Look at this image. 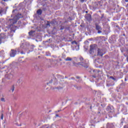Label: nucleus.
I'll use <instances>...</instances> for the list:
<instances>
[{
    "label": "nucleus",
    "instance_id": "nucleus-15",
    "mask_svg": "<svg viewBox=\"0 0 128 128\" xmlns=\"http://www.w3.org/2000/svg\"><path fill=\"white\" fill-rule=\"evenodd\" d=\"M64 28H66V30H68V28H70V27H66L65 26H62L60 28V30H64Z\"/></svg>",
    "mask_w": 128,
    "mask_h": 128
},
{
    "label": "nucleus",
    "instance_id": "nucleus-13",
    "mask_svg": "<svg viewBox=\"0 0 128 128\" xmlns=\"http://www.w3.org/2000/svg\"><path fill=\"white\" fill-rule=\"evenodd\" d=\"M85 18L88 21V22H91L92 20V16H86Z\"/></svg>",
    "mask_w": 128,
    "mask_h": 128
},
{
    "label": "nucleus",
    "instance_id": "nucleus-17",
    "mask_svg": "<svg viewBox=\"0 0 128 128\" xmlns=\"http://www.w3.org/2000/svg\"><path fill=\"white\" fill-rule=\"evenodd\" d=\"M46 27L50 26V22H47L46 23Z\"/></svg>",
    "mask_w": 128,
    "mask_h": 128
},
{
    "label": "nucleus",
    "instance_id": "nucleus-38",
    "mask_svg": "<svg viewBox=\"0 0 128 128\" xmlns=\"http://www.w3.org/2000/svg\"><path fill=\"white\" fill-rule=\"evenodd\" d=\"M126 60H127V62H128V56L126 58Z\"/></svg>",
    "mask_w": 128,
    "mask_h": 128
},
{
    "label": "nucleus",
    "instance_id": "nucleus-33",
    "mask_svg": "<svg viewBox=\"0 0 128 128\" xmlns=\"http://www.w3.org/2000/svg\"><path fill=\"white\" fill-rule=\"evenodd\" d=\"M54 80H55V82H56V78H54Z\"/></svg>",
    "mask_w": 128,
    "mask_h": 128
},
{
    "label": "nucleus",
    "instance_id": "nucleus-30",
    "mask_svg": "<svg viewBox=\"0 0 128 128\" xmlns=\"http://www.w3.org/2000/svg\"><path fill=\"white\" fill-rule=\"evenodd\" d=\"M92 78H96V75H92Z\"/></svg>",
    "mask_w": 128,
    "mask_h": 128
},
{
    "label": "nucleus",
    "instance_id": "nucleus-27",
    "mask_svg": "<svg viewBox=\"0 0 128 128\" xmlns=\"http://www.w3.org/2000/svg\"><path fill=\"white\" fill-rule=\"evenodd\" d=\"M72 64L74 65L76 64V62H74V61H72Z\"/></svg>",
    "mask_w": 128,
    "mask_h": 128
},
{
    "label": "nucleus",
    "instance_id": "nucleus-37",
    "mask_svg": "<svg viewBox=\"0 0 128 128\" xmlns=\"http://www.w3.org/2000/svg\"><path fill=\"white\" fill-rule=\"evenodd\" d=\"M125 2H128V0H125Z\"/></svg>",
    "mask_w": 128,
    "mask_h": 128
},
{
    "label": "nucleus",
    "instance_id": "nucleus-21",
    "mask_svg": "<svg viewBox=\"0 0 128 128\" xmlns=\"http://www.w3.org/2000/svg\"><path fill=\"white\" fill-rule=\"evenodd\" d=\"M11 90H12V92H14V86H12L11 88Z\"/></svg>",
    "mask_w": 128,
    "mask_h": 128
},
{
    "label": "nucleus",
    "instance_id": "nucleus-32",
    "mask_svg": "<svg viewBox=\"0 0 128 128\" xmlns=\"http://www.w3.org/2000/svg\"><path fill=\"white\" fill-rule=\"evenodd\" d=\"M56 118H58V116H58V114H56Z\"/></svg>",
    "mask_w": 128,
    "mask_h": 128
},
{
    "label": "nucleus",
    "instance_id": "nucleus-14",
    "mask_svg": "<svg viewBox=\"0 0 128 128\" xmlns=\"http://www.w3.org/2000/svg\"><path fill=\"white\" fill-rule=\"evenodd\" d=\"M36 12L38 14L40 15L42 14V10L40 9L37 10Z\"/></svg>",
    "mask_w": 128,
    "mask_h": 128
},
{
    "label": "nucleus",
    "instance_id": "nucleus-45",
    "mask_svg": "<svg viewBox=\"0 0 128 128\" xmlns=\"http://www.w3.org/2000/svg\"><path fill=\"white\" fill-rule=\"evenodd\" d=\"M15 28H17L16 26H15Z\"/></svg>",
    "mask_w": 128,
    "mask_h": 128
},
{
    "label": "nucleus",
    "instance_id": "nucleus-25",
    "mask_svg": "<svg viewBox=\"0 0 128 128\" xmlns=\"http://www.w3.org/2000/svg\"><path fill=\"white\" fill-rule=\"evenodd\" d=\"M128 76H126V77L125 78V79H124L125 82L128 81Z\"/></svg>",
    "mask_w": 128,
    "mask_h": 128
},
{
    "label": "nucleus",
    "instance_id": "nucleus-1",
    "mask_svg": "<svg viewBox=\"0 0 128 128\" xmlns=\"http://www.w3.org/2000/svg\"><path fill=\"white\" fill-rule=\"evenodd\" d=\"M79 60H80V62H78L79 66H82L84 68H88V64L86 62V60H84L82 57L80 56Z\"/></svg>",
    "mask_w": 128,
    "mask_h": 128
},
{
    "label": "nucleus",
    "instance_id": "nucleus-10",
    "mask_svg": "<svg viewBox=\"0 0 128 128\" xmlns=\"http://www.w3.org/2000/svg\"><path fill=\"white\" fill-rule=\"evenodd\" d=\"M64 60H66V62H72V58L70 57H67L64 59Z\"/></svg>",
    "mask_w": 128,
    "mask_h": 128
},
{
    "label": "nucleus",
    "instance_id": "nucleus-2",
    "mask_svg": "<svg viewBox=\"0 0 128 128\" xmlns=\"http://www.w3.org/2000/svg\"><path fill=\"white\" fill-rule=\"evenodd\" d=\"M18 20H20V17H18V16H15L14 18L13 19H10V26L12 27V26L13 24H14L16 23V22H18Z\"/></svg>",
    "mask_w": 128,
    "mask_h": 128
},
{
    "label": "nucleus",
    "instance_id": "nucleus-40",
    "mask_svg": "<svg viewBox=\"0 0 128 128\" xmlns=\"http://www.w3.org/2000/svg\"><path fill=\"white\" fill-rule=\"evenodd\" d=\"M123 36H126V34H124Z\"/></svg>",
    "mask_w": 128,
    "mask_h": 128
},
{
    "label": "nucleus",
    "instance_id": "nucleus-16",
    "mask_svg": "<svg viewBox=\"0 0 128 128\" xmlns=\"http://www.w3.org/2000/svg\"><path fill=\"white\" fill-rule=\"evenodd\" d=\"M12 12L13 14H18V10H13Z\"/></svg>",
    "mask_w": 128,
    "mask_h": 128
},
{
    "label": "nucleus",
    "instance_id": "nucleus-34",
    "mask_svg": "<svg viewBox=\"0 0 128 128\" xmlns=\"http://www.w3.org/2000/svg\"><path fill=\"white\" fill-rule=\"evenodd\" d=\"M80 2H84V0H80Z\"/></svg>",
    "mask_w": 128,
    "mask_h": 128
},
{
    "label": "nucleus",
    "instance_id": "nucleus-44",
    "mask_svg": "<svg viewBox=\"0 0 128 128\" xmlns=\"http://www.w3.org/2000/svg\"><path fill=\"white\" fill-rule=\"evenodd\" d=\"M54 24L55 22H53Z\"/></svg>",
    "mask_w": 128,
    "mask_h": 128
},
{
    "label": "nucleus",
    "instance_id": "nucleus-4",
    "mask_svg": "<svg viewBox=\"0 0 128 128\" xmlns=\"http://www.w3.org/2000/svg\"><path fill=\"white\" fill-rule=\"evenodd\" d=\"M95 28L96 30H98V34H102V26H100L98 23L95 24Z\"/></svg>",
    "mask_w": 128,
    "mask_h": 128
},
{
    "label": "nucleus",
    "instance_id": "nucleus-43",
    "mask_svg": "<svg viewBox=\"0 0 128 128\" xmlns=\"http://www.w3.org/2000/svg\"><path fill=\"white\" fill-rule=\"evenodd\" d=\"M88 12L87 11H86V13H87Z\"/></svg>",
    "mask_w": 128,
    "mask_h": 128
},
{
    "label": "nucleus",
    "instance_id": "nucleus-35",
    "mask_svg": "<svg viewBox=\"0 0 128 128\" xmlns=\"http://www.w3.org/2000/svg\"><path fill=\"white\" fill-rule=\"evenodd\" d=\"M20 54H24V53L23 52H21Z\"/></svg>",
    "mask_w": 128,
    "mask_h": 128
},
{
    "label": "nucleus",
    "instance_id": "nucleus-12",
    "mask_svg": "<svg viewBox=\"0 0 128 128\" xmlns=\"http://www.w3.org/2000/svg\"><path fill=\"white\" fill-rule=\"evenodd\" d=\"M18 84L19 86H22V84H24V81L20 79L18 81Z\"/></svg>",
    "mask_w": 128,
    "mask_h": 128
},
{
    "label": "nucleus",
    "instance_id": "nucleus-29",
    "mask_svg": "<svg viewBox=\"0 0 128 128\" xmlns=\"http://www.w3.org/2000/svg\"><path fill=\"white\" fill-rule=\"evenodd\" d=\"M22 16L21 14H18V15H16V16Z\"/></svg>",
    "mask_w": 128,
    "mask_h": 128
},
{
    "label": "nucleus",
    "instance_id": "nucleus-23",
    "mask_svg": "<svg viewBox=\"0 0 128 128\" xmlns=\"http://www.w3.org/2000/svg\"><path fill=\"white\" fill-rule=\"evenodd\" d=\"M1 120H4V114H1Z\"/></svg>",
    "mask_w": 128,
    "mask_h": 128
},
{
    "label": "nucleus",
    "instance_id": "nucleus-20",
    "mask_svg": "<svg viewBox=\"0 0 128 128\" xmlns=\"http://www.w3.org/2000/svg\"><path fill=\"white\" fill-rule=\"evenodd\" d=\"M56 88V90H62V87L58 86V87L56 88Z\"/></svg>",
    "mask_w": 128,
    "mask_h": 128
},
{
    "label": "nucleus",
    "instance_id": "nucleus-8",
    "mask_svg": "<svg viewBox=\"0 0 128 128\" xmlns=\"http://www.w3.org/2000/svg\"><path fill=\"white\" fill-rule=\"evenodd\" d=\"M106 110H108V112H114V108L108 106Z\"/></svg>",
    "mask_w": 128,
    "mask_h": 128
},
{
    "label": "nucleus",
    "instance_id": "nucleus-5",
    "mask_svg": "<svg viewBox=\"0 0 128 128\" xmlns=\"http://www.w3.org/2000/svg\"><path fill=\"white\" fill-rule=\"evenodd\" d=\"M94 50H96V45H90V54H92V52H94Z\"/></svg>",
    "mask_w": 128,
    "mask_h": 128
},
{
    "label": "nucleus",
    "instance_id": "nucleus-18",
    "mask_svg": "<svg viewBox=\"0 0 128 128\" xmlns=\"http://www.w3.org/2000/svg\"><path fill=\"white\" fill-rule=\"evenodd\" d=\"M72 44H76V46H78V48H80V45H78V42H76V40L73 41V42H72Z\"/></svg>",
    "mask_w": 128,
    "mask_h": 128
},
{
    "label": "nucleus",
    "instance_id": "nucleus-11",
    "mask_svg": "<svg viewBox=\"0 0 128 128\" xmlns=\"http://www.w3.org/2000/svg\"><path fill=\"white\" fill-rule=\"evenodd\" d=\"M107 128H114V126L112 124H108Z\"/></svg>",
    "mask_w": 128,
    "mask_h": 128
},
{
    "label": "nucleus",
    "instance_id": "nucleus-26",
    "mask_svg": "<svg viewBox=\"0 0 128 128\" xmlns=\"http://www.w3.org/2000/svg\"><path fill=\"white\" fill-rule=\"evenodd\" d=\"M1 101L2 102H4V98H1Z\"/></svg>",
    "mask_w": 128,
    "mask_h": 128
},
{
    "label": "nucleus",
    "instance_id": "nucleus-41",
    "mask_svg": "<svg viewBox=\"0 0 128 128\" xmlns=\"http://www.w3.org/2000/svg\"><path fill=\"white\" fill-rule=\"evenodd\" d=\"M0 14H2V12H0Z\"/></svg>",
    "mask_w": 128,
    "mask_h": 128
},
{
    "label": "nucleus",
    "instance_id": "nucleus-28",
    "mask_svg": "<svg viewBox=\"0 0 128 128\" xmlns=\"http://www.w3.org/2000/svg\"><path fill=\"white\" fill-rule=\"evenodd\" d=\"M61 110H58V111H56L55 112L56 114L58 112H60Z\"/></svg>",
    "mask_w": 128,
    "mask_h": 128
},
{
    "label": "nucleus",
    "instance_id": "nucleus-3",
    "mask_svg": "<svg viewBox=\"0 0 128 128\" xmlns=\"http://www.w3.org/2000/svg\"><path fill=\"white\" fill-rule=\"evenodd\" d=\"M6 35L4 33L0 34V44H2L6 42Z\"/></svg>",
    "mask_w": 128,
    "mask_h": 128
},
{
    "label": "nucleus",
    "instance_id": "nucleus-31",
    "mask_svg": "<svg viewBox=\"0 0 128 128\" xmlns=\"http://www.w3.org/2000/svg\"><path fill=\"white\" fill-rule=\"evenodd\" d=\"M36 70H38V66H36V67H35Z\"/></svg>",
    "mask_w": 128,
    "mask_h": 128
},
{
    "label": "nucleus",
    "instance_id": "nucleus-22",
    "mask_svg": "<svg viewBox=\"0 0 128 128\" xmlns=\"http://www.w3.org/2000/svg\"><path fill=\"white\" fill-rule=\"evenodd\" d=\"M52 80H51L49 82L46 83L47 86H48V84H52Z\"/></svg>",
    "mask_w": 128,
    "mask_h": 128
},
{
    "label": "nucleus",
    "instance_id": "nucleus-6",
    "mask_svg": "<svg viewBox=\"0 0 128 128\" xmlns=\"http://www.w3.org/2000/svg\"><path fill=\"white\" fill-rule=\"evenodd\" d=\"M98 54L97 56H104V52H102V50L97 48Z\"/></svg>",
    "mask_w": 128,
    "mask_h": 128
},
{
    "label": "nucleus",
    "instance_id": "nucleus-19",
    "mask_svg": "<svg viewBox=\"0 0 128 128\" xmlns=\"http://www.w3.org/2000/svg\"><path fill=\"white\" fill-rule=\"evenodd\" d=\"M35 32V31H30L28 32L30 36H32V34H34V32Z\"/></svg>",
    "mask_w": 128,
    "mask_h": 128
},
{
    "label": "nucleus",
    "instance_id": "nucleus-42",
    "mask_svg": "<svg viewBox=\"0 0 128 128\" xmlns=\"http://www.w3.org/2000/svg\"><path fill=\"white\" fill-rule=\"evenodd\" d=\"M72 80H74V78H72Z\"/></svg>",
    "mask_w": 128,
    "mask_h": 128
},
{
    "label": "nucleus",
    "instance_id": "nucleus-7",
    "mask_svg": "<svg viewBox=\"0 0 128 128\" xmlns=\"http://www.w3.org/2000/svg\"><path fill=\"white\" fill-rule=\"evenodd\" d=\"M16 51L14 50H11V52H10V56L12 58H14V56H16Z\"/></svg>",
    "mask_w": 128,
    "mask_h": 128
},
{
    "label": "nucleus",
    "instance_id": "nucleus-9",
    "mask_svg": "<svg viewBox=\"0 0 128 128\" xmlns=\"http://www.w3.org/2000/svg\"><path fill=\"white\" fill-rule=\"evenodd\" d=\"M12 74H10L6 75V78H5L6 80H12Z\"/></svg>",
    "mask_w": 128,
    "mask_h": 128
},
{
    "label": "nucleus",
    "instance_id": "nucleus-24",
    "mask_svg": "<svg viewBox=\"0 0 128 128\" xmlns=\"http://www.w3.org/2000/svg\"><path fill=\"white\" fill-rule=\"evenodd\" d=\"M11 32H16V30H14V29H12V28H11Z\"/></svg>",
    "mask_w": 128,
    "mask_h": 128
},
{
    "label": "nucleus",
    "instance_id": "nucleus-39",
    "mask_svg": "<svg viewBox=\"0 0 128 128\" xmlns=\"http://www.w3.org/2000/svg\"><path fill=\"white\" fill-rule=\"evenodd\" d=\"M4 2H8V0H3Z\"/></svg>",
    "mask_w": 128,
    "mask_h": 128
},
{
    "label": "nucleus",
    "instance_id": "nucleus-36",
    "mask_svg": "<svg viewBox=\"0 0 128 128\" xmlns=\"http://www.w3.org/2000/svg\"><path fill=\"white\" fill-rule=\"evenodd\" d=\"M76 78H80V76H76Z\"/></svg>",
    "mask_w": 128,
    "mask_h": 128
}]
</instances>
